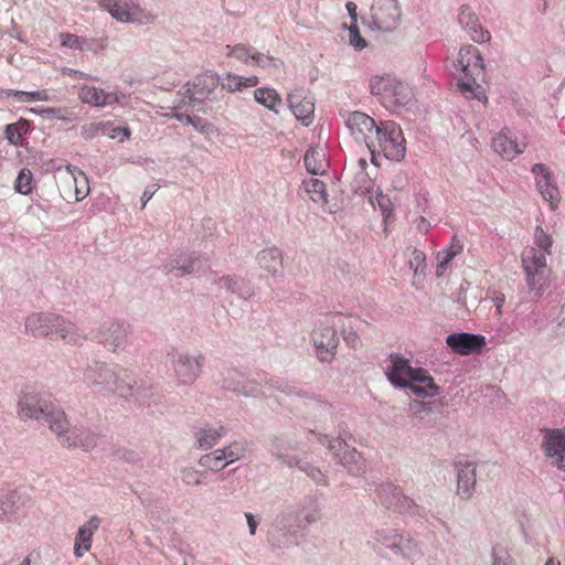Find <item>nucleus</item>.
Returning <instances> with one entry per match:
<instances>
[{"label": "nucleus", "instance_id": "c9c22d12", "mask_svg": "<svg viewBox=\"0 0 565 565\" xmlns=\"http://www.w3.org/2000/svg\"><path fill=\"white\" fill-rule=\"evenodd\" d=\"M462 244L460 241L455 236L452 237L451 243L438 252L437 254V269L436 274L437 276H441L445 271V269L448 267L449 263L462 252Z\"/></svg>", "mask_w": 565, "mask_h": 565}, {"label": "nucleus", "instance_id": "a19ab883", "mask_svg": "<svg viewBox=\"0 0 565 565\" xmlns=\"http://www.w3.org/2000/svg\"><path fill=\"white\" fill-rule=\"evenodd\" d=\"M536 186L542 198L550 202L552 209H555L559 200V192L557 186L552 183V177L536 179Z\"/></svg>", "mask_w": 565, "mask_h": 565}, {"label": "nucleus", "instance_id": "7ed1b4c3", "mask_svg": "<svg viewBox=\"0 0 565 565\" xmlns=\"http://www.w3.org/2000/svg\"><path fill=\"white\" fill-rule=\"evenodd\" d=\"M534 245L523 250L521 260L530 290L540 291L546 277V255L552 254L553 238L541 226L534 231Z\"/></svg>", "mask_w": 565, "mask_h": 565}, {"label": "nucleus", "instance_id": "cd10ccee", "mask_svg": "<svg viewBox=\"0 0 565 565\" xmlns=\"http://www.w3.org/2000/svg\"><path fill=\"white\" fill-rule=\"evenodd\" d=\"M493 150L507 160L514 159L525 149L524 142H518L509 131L502 130L492 140Z\"/></svg>", "mask_w": 565, "mask_h": 565}, {"label": "nucleus", "instance_id": "69168bd1", "mask_svg": "<svg viewBox=\"0 0 565 565\" xmlns=\"http://www.w3.org/2000/svg\"><path fill=\"white\" fill-rule=\"evenodd\" d=\"M62 45L73 50L82 49V36L72 33H61Z\"/></svg>", "mask_w": 565, "mask_h": 565}, {"label": "nucleus", "instance_id": "39448f33", "mask_svg": "<svg viewBox=\"0 0 565 565\" xmlns=\"http://www.w3.org/2000/svg\"><path fill=\"white\" fill-rule=\"evenodd\" d=\"M370 92L391 111H397L413 98L412 88L394 76H374L370 79Z\"/></svg>", "mask_w": 565, "mask_h": 565}, {"label": "nucleus", "instance_id": "c756f323", "mask_svg": "<svg viewBox=\"0 0 565 565\" xmlns=\"http://www.w3.org/2000/svg\"><path fill=\"white\" fill-rule=\"evenodd\" d=\"M54 332L68 344L79 345L87 340L85 332L71 320L57 315Z\"/></svg>", "mask_w": 565, "mask_h": 565}, {"label": "nucleus", "instance_id": "338daca9", "mask_svg": "<svg viewBox=\"0 0 565 565\" xmlns=\"http://www.w3.org/2000/svg\"><path fill=\"white\" fill-rule=\"evenodd\" d=\"M105 127H106V125L102 124V122H97V124L92 122L88 125H84L82 127V135L85 139H93Z\"/></svg>", "mask_w": 565, "mask_h": 565}, {"label": "nucleus", "instance_id": "4468645a", "mask_svg": "<svg viewBox=\"0 0 565 565\" xmlns=\"http://www.w3.org/2000/svg\"><path fill=\"white\" fill-rule=\"evenodd\" d=\"M376 500L384 508L398 513H413V510L416 508L414 501L391 482L377 486Z\"/></svg>", "mask_w": 565, "mask_h": 565}, {"label": "nucleus", "instance_id": "49530a36", "mask_svg": "<svg viewBox=\"0 0 565 565\" xmlns=\"http://www.w3.org/2000/svg\"><path fill=\"white\" fill-rule=\"evenodd\" d=\"M198 463L205 469H209L211 471H221L225 467H227V463L225 459L223 458L222 451L220 449H216L210 454L203 455Z\"/></svg>", "mask_w": 565, "mask_h": 565}, {"label": "nucleus", "instance_id": "de8ad7c7", "mask_svg": "<svg viewBox=\"0 0 565 565\" xmlns=\"http://www.w3.org/2000/svg\"><path fill=\"white\" fill-rule=\"evenodd\" d=\"M220 450L222 451L227 466L244 458L247 452L246 445L243 441H234L223 448H220Z\"/></svg>", "mask_w": 565, "mask_h": 565}, {"label": "nucleus", "instance_id": "ea45409f", "mask_svg": "<svg viewBox=\"0 0 565 565\" xmlns=\"http://www.w3.org/2000/svg\"><path fill=\"white\" fill-rule=\"evenodd\" d=\"M3 94L8 97H13L18 102L21 103H32V102H51L53 98L50 95L49 90L41 89V90H34V92H24V90H15V89H9L3 92Z\"/></svg>", "mask_w": 565, "mask_h": 565}, {"label": "nucleus", "instance_id": "6ab92c4d", "mask_svg": "<svg viewBox=\"0 0 565 565\" xmlns=\"http://www.w3.org/2000/svg\"><path fill=\"white\" fill-rule=\"evenodd\" d=\"M446 344L459 355H470L481 352L487 342L481 334L458 332L448 334Z\"/></svg>", "mask_w": 565, "mask_h": 565}, {"label": "nucleus", "instance_id": "8fccbe9b", "mask_svg": "<svg viewBox=\"0 0 565 565\" xmlns=\"http://www.w3.org/2000/svg\"><path fill=\"white\" fill-rule=\"evenodd\" d=\"M399 533L401 532L396 529H380L374 532L373 539L377 543L382 544L384 547L393 552L394 547H396V541L398 539Z\"/></svg>", "mask_w": 565, "mask_h": 565}, {"label": "nucleus", "instance_id": "4d7b16f0", "mask_svg": "<svg viewBox=\"0 0 565 565\" xmlns=\"http://www.w3.org/2000/svg\"><path fill=\"white\" fill-rule=\"evenodd\" d=\"M204 472L193 469V468H184L181 471V479L188 486H200L204 484L203 480Z\"/></svg>", "mask_w": 565, "mask_h": 565}, {"label": "nucleus", "instance_id": "680f3d73", "mask_svg": "<svg viewBox=\"0 0 565 565\" xmlns=\"http://www.w3.org/2000/svg\"><path fill=\"white\" fill-rule=\"evenodd\" d=\"M222 88L227 89L228 92H237L242 89V76L234 74V73H227L226 76L223 78Z\"/></svg>", "mask_w": 565, "mask_h": 565}, {"label": "nucleus", "instance_id": "473e14b6", "mask_svg": "<svg viewBox=\"0 0 565 565\" xmlns=\"http://www.w3.org/2000/svg\"><path fill=\"white\" fill-rule=\"evenodd\" d=\"M257 262L263 269L274 275L279 273L282 268V255L277 247L260 250L257 254Z\"/></svg>", "mask_w": 565, "mask_h": 565}, {"label": "nucleus", "instance_id": "e433bc0d", "mask_svg": "<svg viewBox=\"0 0 565 565\" xmlns=\"http://www.w3.org/2000/svg\"><path fill=\"white\" fill-rule=\"evenodd\" d=\"M66 170L70 174V178L74 186L75 200L77 202L84 200L89 193L87 175L83 171L73 166H67Z\"/></svg>", "mask_w": 565, "mask_h": 565}, {"label": "nucleus", "instance_id": "9b49d317", "mask_svg": "<svg viewBox=\"0 0 565 565\" xmlns=\"http://www.w3.org/2000/svg\"><path fill=\"white\" fill-rule=\"evenodd\" d=\"M401 15L402 10L397 0H374L369 26L383 32H392L398 26Z\"/></svg>", "mask_w": 565, "mask_h": 565}, {"label": "nucleus", "instance_id": "423d86ee", "mask_svg": "<svg viewBox=\"0 0 565 565\" xmlns=\"http://www.w3.org/2000/svg\"><path fill=\"white\" fill-rule=\"evenodd\" d=\"M372 148L369 150L374 164H377L375 157L377 151L382 152L387 160L402 161L406 154V146L401 127L393 120L381 121Z\"/></svg>", "mask_w": 565, "mask_h": 565}, {"label": "nucleus", "instance_id": "5701e85b", "mask_svg": "<svg viewBox=\"0 0 565 565\" xmlns=\"http://www.w3.org/2000/svg\"><path fill=\"white\" fill-rule=\"evenodd\" d=\"M298 443L288 436H274L270 439V454L284 466L294 467Z\"/></svg>", "mask_w": 565, "mask_h": 565}, {"label": "nucleus", "instance_id": "a18cd8bd", "mask_svg": "<svg viewBox=\"0 0 565 565\" xmlns=\"http://www.w3.org/2000/svg\"><path fill=\"white\" fill-rule=\"evenodd\" d=\"M303 188L313 202L321 204L327 203L326 184L322 181L311 178L303 181Z\"/></svg>", "mask_w": 565, "mask_h": 565}, {"label": "nucleus", "instance_id": "bb28decb", "mask_svg": "<svg viewBox=\"0 0 565 565\" xmlns=\"http://www.w3.org/2000/svg\"><path fill=\"white\" fill-rule=\"evenodd\" d=\"M211 282L216 285L218 290H225L228 294L236 295L238 298L247 300L254 296L253 287L248 281L236 276L213 277Z\"/></svg>", "mask_w": 565, "mask_h": 565}, {"label": "nucleus", "instance_id": "052dcab7", "mask_svg": "<svg viewBox=\"0 0 565 565\" xmlns=\"http://www.w3.org/2000/svg\"><path fill=\"white\" fill-rule=\"evenodd\" d=\"M370 200L373 205L377 204V206L385 216H388L392 213L393 204L391 199L386 194L379 192L374 198H371Z\"/></svg>", "mask_w": 565, "mask_h": 565}, {"label": "nucleus", "instance_id": "4c0bfd02", "mask_svg": "<svg viewBox=\"0 0 565 565\" xmlns=\"http://www.w3.org/2000/svg\"><path fill=\"white\" fill-rule=\"evenodd\" d=\"M198 262H200V258L194 254L185 258L178 257L166 265L164 269L167 273H174L175 277H182L192 274L195 270V264Z\"/></svg>", "mask_w": 565, "mask_h": 565}, {"label": "nucleus", "instance_id": "393cba45", "mask_svg": "<svg viewBox=\"0 0 565 565\" xmlns=\"http://www.w3.org/2000/svg\"><path fill=\"white\" fill-rule=\"evenodd\" d=\"M288 103L295 117L309 125L315 111L312 98L306 95L303 89H295L288 95Z\"/></svg>", "mask_w": 565, "mask_h": 565}, {"label": "nucleus", "instance_id": "3c124183", "mask_svg": "<svg viewBox=\"0 0 565 565\" xmlns=\"http://www.w3.org/2000/svg\"><path fill=\"white\" fill-rule=\"evenodd\" d=\"M282 65V61L270 55H265L258 52L257 55L254 56L253 66H258L264 70H267L270 74H276L281 68Z\"/></svg>", "mask_w": 565, "mask_h": 565}, {"label": "nucleus", "instance_id": "0eeeda50", "mask_svg": "<svg viewBox=\"0 0 565 565\" xmlns=\"http://www.w3.org/2000/svg\"><path fill=\"white\" fill-rule=\"evenodd\" d=\"M305 527L297 508H288L278 514L268 530V541L276 547H287L294 543L297 533Z\"/></svg>", "mask_w": 565, "mask_h": 565}, {"label": "nucleus", "instance_id": "79ce46f5", "mask_svg": "<svg viewBox=\"0 0 565 565\" xmlns=\"http://www.w3.org/2000/svg\"><path fill=\"white\" fill-rule=\"evenodd\" d=\"M245 377V373L236 369H230L223 374L222 388L237 395L242 390Z\"/></svg>", "mask_w": 565, "mask_h": 565}, {"label": "nucleus", "instance_id": "603ef678", "mask_svg": "<svg viewBox=\"0 0 565 565\" xmlns=\"http://www.w3.org/2000/svg\"><path fill=\"white\" fill-rule=\"evenodd\" d=\"M30 113L38 114L44 119L56 118L62 121H70V111L67 108H56V107H46V108H30Z\"/></svg>", "mask_w": 565, "mask_h": 565}, {"label": "nucleus", "instance_id": "774afa93", "mask_svg": "<svg viewBox=\"0 0 565 565\" xmlns=\"http://www.w3.org/2000/svg\"><path fill=\"white\" fill-rule=\"evenodd\" d=\"M319 511L320 510L318 504H313V507L307 511H301L300 515L302 514V519L305 521L303 525L306 526L307 524H312L317 522L320 519Z\"/></svg>", "mask_w": 565, "mask_h": 565}, {"label": "nucleus", "instance_id": "2f4dec72", "mask_svg": "<svg viewBox=\"0 0 565 565\" xmlns=\"http://www.w3.org/2000/svg\"><path fill=\"white\" fill-rule=\"evenodd\" d=\"M393 553L397 556L411 561L418 559L423 555L418 543L409 535H405L403 533H399L396 541V547H394Z\"/></svg>", "mask_w": 565, "mask_h": 565}, {"label": "nucleus", "instance_id": "4be33fe9", "mask_svg": "<svg viewBox=\"0 0 565 565\" xmlns=\"http://www.w3.org/2000/svg\"><path fill=\"white\" fill-rule=\"evenodd\" d=\"M458 21L473 42L483 43L490 40V33L482 28L479 18L469 6L460 7Z\"/></svg>", "mask_w": 565, "mask_h": 565}, {"label": "nucleus", "instance_id": "1a4fd4ad", "mask_svg": "<svg viewBox=\"0 0 565 565\" xmlns=\"http://www.w3.org/2000/svg\"><path fill=\"white\" fill-rule=\"evenodd\" d=\"M319 441L328 446L334 460H337L349 475L358 477L365 472V462L361 454L358 452L355 448L343 443L342 437H340V439H332L328 435H320Z\"/></svg>", "mask_w": 565, "mask_h": 565}, {"label": "nucleus", "instance_id": "f257e3e1", "mask_svg": "<svg viewBox=\"0 0 565 565\" xmlns=\"http://www.w3.org/2000/svg\"><path fill=\"white\" fill-rule=\"evenodd\" d=\"M83 381L94 392L119 397H138L143 384L134 373L120 365H110L104 361L93 360L83 371Z\"/></svg>", "mask_w": 565, "mask_h": 565}, {"label": "nucleus", "instance_id": "9d476101", "mask_svg": "<svg viewBox=\"0 0 565 565\" xmlns=\"http://www.w3.org/2000/svg\"><path fill=\"white\" fill-rule=\"evenodd\" d=\"M97 342L113 353L125 351L131 343V328L119 320L104 322L94 335Z\"/></svg>", "mask_w": 565, "mask_h": 565}, {"label": "nucleus", "instance_id": "ddd939ff", "mask_svg": "<svg viewBox=\"0 0 565 565\" xmlns=\"http://www.w3.org/2000/svg\"><path fill=\"white\" fill-rule=\"evenodd\" d=\"M391 365L386 369L385 374L388 382L399 388H406L409 382L420 380L419 375L424 374V369L413 367L409 361L399 354L390 355Z\"/></svg>", "mask_w": 565, "mask_h": 565}, {"label": "nucleus", "instance_id": "f8f14e48", "mask_svg": "<svg viewBox=\"0 0 565 565\" xmlns=\"http://www.w3.org/2000/svg\"><path fill=\"white\" fill-rule=\"evenodd\" d=\"M218 85V76L214 73H205L198 76L193 83L188 82L184 85V96L178 102L175 108L191 107L194 109L195 103H202L209 98Z\"/></svg>", "mask_w": 565, "mask_h": 565}, {"label": "nucleus", "instance_id": "c03bdc74", "mask_svg": "<svg viewBox=\"0 0 565 565\" xmlns=\"http://www.w3.org/2000/svg\"><path fill=\"white\" fill-rule=\"evenodd\" d=\"M350 185L354 193L365 195L371 193L374 184L367 171L355 170Z\"/></svg>", "mask_w": 565, "mask_h": 565}, {"label": "nucleus", "instance_id": "2eb2a0df", "mask_svg": "<svg viewBox=\"0 0 565 565\" xmlns=\"http://www.w3.org/2000/svg\"><path fill=\"white\" fill-rule=\"evenodd\" d=\"M347 127L358 142H363L369 149H373V140L380 130V124L369 115L361 111H353L347 118Z\"/></svg>", "mask_w": 565, "mask_h": 565}, {"label": "nucleus", "instance_id": "f03ea898", "mask_svg": "<svg viewBox=\"0 0 565 565\" xmlns=\"http://www.w3.org/2000/svg\"><path fill=\"white\" fill-rule=\"evenodd\" d=\"M18 408L20 418L43 419L53 433H60L65 425V413L45 392L25 388L21 393Z\"/></svg>", "mask_w": 565, "mask_h": 565}, {"label": "nucleus", "instance_id": "f3484780", "mask_svg": "<svg viewBox=\"0 0 565 565\" xmlns=\"http://www.w3.org/2000/svg\"><path fill=\"white\" fill-rule=\"evenodd\" d=\"M173 372L179 385H191L200 376L202 361L200 355L181 352L172 360Z\"/></svg>", "mask_w": 565, "mask_h": 565}, {"label": "nucleus", "instance_id": "6e6d98bb", "mask_svg": "<svg viewBox=\"0 0 565 565\" xmlns=\"http://www.w3.org/2000/svg\"><path fill=\"white\" fill-rule=\"evenodd\" d=\"M32 173L28 169H22L15 180L14 189L21 194H29L32 191Z\"/></svg>", "mask_w": 565, "mask_h": 565}, {"label": "nucleus", "instance_id": "aec40b11", "mask_svg": "<svg viewBox=\"0 0 565 565\" xmlns=\"http://www.w3.org/2000/svg\"><path fill=\"white\" fill-rule=\"evenodd\" d=\"M457 473V494L462 500H470L477 484L476 465L468 460H458L455 463Z\"/></svg>", "mask_w": 565, "mask_h": 565}, {"label": "nucleus", "instance_id": "f704fd0d", "mask_svg": "<svg viewBox=\"0 0 565 565\" xmlns=\"http://www.w3.org/2000/svg\"><path fill=\"white\" fill-rule=\"evenodd\" d=\"M255 100L269 109L270 111L278 114L282 105V100L276 89L271 87H260L254 90Z\"/></svg>", "mask_w": 565, "mask_h": 565}, {"label": "nucleus", "instance_id": "c85d7f7f", "mask_svg": "<svg viewBox=\"0 0 565 565\" xmlns=\"http://www.w3.org/2000/svg\"><path fill=\"white\" fill-rule=\"evenodd\" d=\"M99 525L100 519L94 515L78 529L74 543V554L76 557H82L90 550L93 535Z\"/></svg>", "mask_w": 565, "mask_h": 565}, {"label": "nucleus", "instance_id": "72a5a7b5", "mask_svg": "<svg viewBox=\"0 0 565 565\" xmlns=\"http://www.w3.org/2000/svg\"><path fill=\"white\" fill-rule=\"evenodd\" d=\"M420 380L411 381L406 388H409L419 397H433L439 394V387L434 383L433 377L424 370V374L419 375Z\"/></svg>", "mask_w": 565, "mask_h": 565}, {"label": "nucleus", "instance_id": "09e8293b", "mask_svg": "<svg viewBox=\"0 0 565 565\" xmlns=\"http://www.w3.org/2000/svg\"><path fill=\"white\" fill-rule=\"evenodd\" d=\"M29 129V122L24 119L19 120L15 124H9L6 126L4 135L10 143L17 146L22 141L23 135Z\"/></svg>", "mask_w": 565, "mask_h": 565}, {"label": "nucleus", "instance_id": "e2e57ef3", "mask_svg": "<svg viewBox=\"0 0 565 565\" xmlns=\"http://www.w3.org/2000/svg\"><path fill=\"white\" fill-rule=\"evenodd\" d=\"M408 411L412 415L422 417L423 414H428L433 411V403L413 401L408 405Z\"/></svg>", "mask_w": 565, "mask_h": 565}, {"label": "nucleus", "instance_id": "58836bf2", "mask_svg": "<svg viewBox=\"0 0 565 565\" xmlns=\"http://www.w3.org/2000/svg\"><path fill=\"white\" fill-rule=\"evenodd\" d=\"M303 161L307 171L315 175L323 173L327 167L324 160V152L322 149H308L305 154Z\"/></svg>", "mask_w": 565, "mask_h": 565}, {"label": "nucleus", "instance_id": "864d4df0", "mask_svg": "<svg viewBox=\"0 0 565 565\" xmlns=\"http://www.w3.org/2000/svg\"><path fill=\"white\" fill-rule=\"evenodd\" d=\"M237 396L258 398L263 397L264 393L260 384L256 380L246 375L242 390L238 392Z\"/></svg>", "mask_w": 565, "mask_h": 565}, {"label": "nucleus", "instance_id": "37998d69", "mask_svg": "<svg viewBox=\"0 0 565 565\" xmlns=\"http://www.w3.org/2000/svg\"><path fill=\"white\" fill-rule=\"evenodd\" d=\"M226 50V54L228 56H232L244 64L250 65L254 64V56H256L258 53L255 47L245 44H236L233 46L227 45Z\"/></svg>", "mask_w": 565, "mask_h": 565}, {"label": "nucleus", "instance_id": "bf43d9fd", "mask_svg": "<svg viewBox=\"0 0 565 565\" xmlns=\"http://www.w3.org/2000/svg\"><path fill=\"white\" fill-rule=\"evenodd\" d=\"M492 565H514L509 553L499 546H493L491 552Z\"/></svg>", "mask_w": 565, "mask_h": 565}, {"label": "nucleus", "instance_id": "a211bd4d", "mask_svg": "<svg viewBox=\"0 0 565 565\" xmlns=\"http://www.w3.org/2000/svg\"><path fill=\"white\" fill-rule=\"evenodd\" d=\"M99 7L107 11L111 18L121 23L140 22L143 15L142 8L128 0H99Z\"/></svg>", "mask_w": 565, "mask_h": 565}, {"label": "nucleus", "instance_id": "6e6552de", "mask_svg": "<svg viewBox=\"0 0 565 565\" xmlns=\"http://www.w3.org/2000/svg\"><path fill=\"white\" fill-rule=\"evenodd\" d=\"M344 317L339 313L328 315L312 332V341L317 348L318 358L321 361H329L337 352L339 337L335 326L344 327Z\"/></svg>", "mask_w": 565, "mask_h": 565}, {"label": "nucleus", "instance_id": "412c9836", "mask_svg": "<svg viewBox=\"0 0 565 565\" xmlns=\"http://www.w3.org/2000/svg\"><path fill=\"white\" fill-rule=\"evenodd\" d=\"M543 451L552 463L565 471V431L548 430L544 436Z\"/></svg>", "mask_w": 565, "mask_h": 565}, {"label": "nucleus", "instance_id": "b1692460", "mask_svg": "<svg viewBox=\"0 0 565 565\" xmlns=\"http://www.w3.org/2000/svg\"><path fill=\"white\" fill-rule=\"evenodd\" d=\"M57 315L53 312H40L30 315L24 323L26 333L33 337H49L54 333Z\"/></svg>", "mask_w": 565, "mask_h": 565}, {"label": "nucleus", "instance_id": "a878e982", "mask_svg": "<svg viewBox=\"0 0 565 565\" xmlns=\"http://www.w3.org/2000/svg\"><path fill=\"white\" fill-rule=\"evenodd\" d=\"M78 97L85 104H89L95 107H105L119 103L125 95L115 92L106 93L95 86L84 85L79 88Z\"/></svg>", "mask_w": 565, "mask_h": 565}, {"label": "nucleus", "instance_id": "0e129e2a", "mask_svg": "<svg viewBox=\"0 0 565 565\" xmlns=\"http://www.w3.org/2000/svg\"><path fill=\"white\" fill-rule=\"evenodd\" d=\"M349 42L355 50H363L366 47V41L360 34L356 25L349 28Z\"/></svg>", "mask_w": 565, "mask_h": 565}, {"label": "nucleus", "instance_id": "20e7f679", "mask_svg": "<svg viewBox=\"0 0 565 565\" xmlns=\"http://www.w3.org/2000/svg\"><path fill=\"white\" fill-rule=\"evenodd\" d=\"M457 66L461 75L457 81L458 89L467 98L487 100L483 88L479 84L484 79V63L480 51L473 45H466L458 53Z\"/></svg>", "mask_w": 565, "mask_h": 565}, {"label": "nucleus", "instance_id": "7c9ffc66", "mask_svg": "<svg viewBox=\"0 0 565 565\" xmlns=\"http://www.w3.org/2000/svg\"><path fill=\"white\" fill-rule=\"evenodd\" d=\"M226 434L227 430L224 426L201 428L195 433L196 447L201 450H209L216 446Z\"/></svg>", "mask_w": 565, "mask_h": 565}, {"label": "nucleus", "instance_id": "dca6fc26", "mask_svg": "<svg viewBox=\"0 0 565 565\" xmlns=\"http://www.w3.org/2000/svg\"><path fill=\"white\" fill-rule=\"evenodd\" d=\"M62 446L67 448H82L86 451L93 449L97 445V436L90 430L82 426L70 427L65 418V425L61 431H54Z\"/></svg>", "mask_w": 565, "mask_h": 565}, {"label": "nucleus", "instance_id": "13d9d810", "mask_svg": "<svg viewBox=\"0 0 565 565\" xmlns=\"http://www.w3.org/2000/svg\"><path fill=\"white\" fill-rule=\"evenodd\" d=\"M107 46V38H98V39H82V49L81 51H89L94 53H98L99 51L105 50Z\"/></svg>", "mask_w": 565, "mask_h": 565}, {"label": "nucleus", "instance_id": "5fc2aeb1", "mask_svg": "<svg viewBox=\"0 0 565 565\" xmlns=\"http://www.w3.org/2000/svg\"><path fill=\"white\" fill-rule=\"evenodd\" d=\"M409 252L411 254L408 258V266L411 269H413L414 276H417L424 273L426 266V255L417 248H412Z\"/></svg>", "mask_w": 565, "mask_h": 565}]
</instances>
